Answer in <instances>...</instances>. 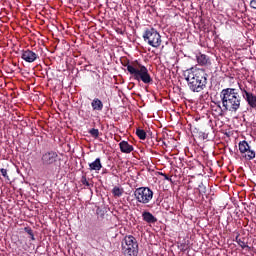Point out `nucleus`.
Listing matches in <instances>:
<instances>
[{"mask_svg":"<svg viewBox=\"0 0 256 256\" xmlns=\"http://www.w3.org/2000/svg\"><path fill=\"white\" fill-rule=\"evenodd\" d=\"M241 154H242V157L247 161H253L256 157V153L252 149H249L245 151V153H241Z\"/></svg>","mask_w":256,"mask_h":256,"instance_id":"obj_15","label":"nucleus"},{"mask_svg":"<svg viewBox=\"0 0 256 256\" xmlns=\"http://www.w3.org/2000/svg\"><path fill=\"white\" fill-rule=\"evenodd\" d=\"M180 249H181V250H186V245H185V244H181V245H180Z\"/></svg>","mask_w":256,"mask_h":256,"instance_id":"obj_27","label":"nucleus"},{"mask_svg":"<svg viewBox=\"0 0 256 256\" xmlns=\"http://www.w3.org/2000/svg\"><path fill=\"white\" fill-rule=\"evenodd\" d=\"M198 187H200V194L206 195L207 193L206 186L203 183H201L200 185H198Z\"/></svg>","mask_w":256,"mask_h":256,"instance_id":"obj_22","label":"nucleus"},{"mask_svg":"<svg viewBox=\"0 0 256 256\" xmlns=\"http://www.w3.org/2000/svg\"><path fill=\"white\" fill-rule=\"evenodd\" d=\"M196 59H197L198 65L207 66L211 64L210 58L206 54L200 53L196 56Z\"/></svg>","mask_w":256,"mask_h":256,"instance_id":"obj_12","label":"nucleus"},{"mask_svg":"<svg viewBox=\"0 0 256 256\" xmlns=\"http://www.w3.org/2000/svg\"><path fill=\"white\" fill-rule=\"evenodd\" d=\"M81 183H82V185H84V186H86V187H90V186H91V184L89 183V181H87L86 176H82V178H81Z\"/></svg>","mask_w":256,"mask_h":256,"instance_id":"obj_23","label":"nucleus"},{"mask_svg":"<svg viewBox=\"0 0 256 256\" xmlns=\"http://www.w3.org/2000/svg\"><path fill=\"white\" fill-rule=\"evenodd\" d=\"M0 172L2 176L9 181L8 171L6 169H0Z\"/></svg>","mask_w":256,"mask_h":256,"instance_id":"obj_24","label":"nucleus"},{"mask_svg":"<svg viewBox=\"0 0 256 256\" xmlns=\"http://www.w3.org/2000/svg\"><path fill=\"white\" fill-rule=\"evenodd\" d=\"M25 233H27V235H30V239L31 241H35V234L33 233V230L30 227H25L24 228Z\"/></svg>","mask_w":256,"mask_h":256,"instance_id":"obj_20","label":"nucleus"},{"mask_svg":"<svg viewBox=\"0 0 256 256\" xmlns=\"http://www.w3.org/2000/svg\"><path fill=\"white\" fill-rule=\"evenodd\" d=\"M135 133H136V136H138L140 140H146L147 133L145 132L144 129H136Z\"/></svg>","mask_w":256,"mask_h":256,"instance_id":"obj_19","label":"nucleus"},{"mask_svg":"<svg viewBox=\"0 0 256 256\" xmlns=\"http://www.w3.org/2000/svg\"><path fill=\"white\" fill-rule=\"evenodd\" d=\"M142 219L148 224H155L157 222V218L149 211L142 212Z\"/></svg>","mask_w":256,"mask_h":256,"instance_id":"obj_11","label":"nucleus"},{"mask_svg":"<svg viewBox=\"0 0 256 256\" xmlns=\"http://www.w3.org/2000/svg\"><path fill=\"white\" fill-rule=\"evenodd\" d=\"M90 105L92 106L93 111L101 112L103 110V103L99 98H94Z\"/></svg>","mask_w":256,"mask_h":256,"instance_id":"obj_14","label":"nucleus"},{"mask_svg":"<svg viewBox=\"0 0 256 256\" xmlns=\"http://www.w3.org/2000/svg\"><path fill=\"white\" fill-rule=\"evenodd\" d=\"M119 148L120 152L125 154H130L133 152V150H135V148L127 141L119 142Z\"/></svg>","mask_w":256,"mask_h":256,"instance_id":"obj_10","label":"nucleus"},{"mask_svg":"<svg viewBox=\"0 0 256 256\" xmlns=\"http://www.w3.org/2000/svg\"><path fill=\"white\" fill-rule=\"evenodd\" d=\"M221 105L218 104L220 113H237L241 108V96L236 88H224L220 92ZM223 108V109H222Z\"/></svg>","mask_w":256,"mask_h":256,"instance_id":"obj_1","label":"nucleus"},{"mask_svg":"<svg viewBox=\"0 0 256 256\" xmlns=\"http://www.w3.org/2000/svg\"><path fill=\"white\" fill-rule=\"evenodd\" d=\"M122 65L127 68V72L133 77L134 80L142 82L146 85L153 84V78L149 73L146 66L138 61L130 62L127 58L122 60Z\"/></svg>","mask_w":256,"mask_h":256,"instance_id":"obj_3","label":"nucleus"},{"mask_svg":"<svg viewBox=\"0 0 256 256\" xmlns=\"http://www.w3.org/2000/svg\"><path fill=\"white\" fill-rule=\"evenodd\" d=\"M88 133L95 139L99 138V129H89Z\"/></svg>","mask_w":256,"mask_h":256,"instance_id":"obj_21","label":"nucleus"},{"mask_svg":"<svg viewBox=\"0 0 256 256\" xmlns=\"http://www.w3.org/2000/svg\"><path fill=\"white\" fill-rule=\"evenodd\" d=\"M235 241L237 242L238 246L241 247V249L249 248L246 238H239V235L236 236Z\"/></svg>","mask_w":256,"mask_h":256,"instance_id":"obj_18","label":"nucleus"},{"mask_svg":"<svg viewBox=\"0 0 256 256\" xmlns=\"http://www.w3.org/2000/svg\"><path fill=\"white\" fill-rule=\"evenodd\" d=\"M122 253L124 256H138L139 244L135 237L127 235L122 240Z\"/></svg>","mask_w":256,"mask_h":256,"instance_id":"obj_4","label":"nucleus"},{"mask_svg":"<svg viewBox=\"0 0 256 256\" xmlns=\"http://www.w3.org/2000/svg\"><path fill=\"white\" fill-rule=\"evenodd\" d=\"M238 150L241 154H244L251 149L247 141H241L240 143H238Z\"/></svg>","mask_w":256,"mask_h":256,"instance_id":"obj_16","label":"nucleus"},{"mask_svg":"<svg viewBox=\"0 0 256 256\" xmlns=\"http://www.w3.org/2000/svg\"><path fill=\"white\" fill-rule=\"evenodd\" d=\"M250 8L256 10V0L250 1Z\"/></svg>","mask_w":256,"mask_h":256,"instance_id":"obj_25","label":"nucleus"},{"mask_svg":"<svg viewBox=\"0 0 256 256\" xmlns=\"http://www.w3.org/2000/svg\"><path fill=\"white\" fill-rule=\"evenodd\" d=\"M102 168L101 159L96 158L94 162L89 163V171L99 172Z\"/></svg>","mask_w":256,"mask_h":256,"instance_id":"obj_13","label":"nucleus"},{"mask_svg":"<svg viewBox=\"0 0 256 256\" xmlns=\"http://www.w3.org/2000/svg\"><path fill=\"white\" fill-rule=\"evenodd\" d=\"M41 164L43 167H61V158L57 151L49 150L42 154Z\"/></svg>","mask_w":256,"mask_h":256,"instance_id":"obj_5","label":"nucleus"},{"mask_svg":"<svg viewBox=\"0 0 256 256\" xmlns=\"http://www.w3.org/2000/svg\"><path fill=\"white\" fill-rule=\"evenodd\" d=\"M240 90L242 92L243 98L245 99V101H247L249 107L255 109L256 108V95L247 91L245 88H241V86H240Z\"/></svg>","mask_w":256,"mask_h":256,"instance_id":"obj_8","label":"nucleus"},{"mask_svg":"<svg viewBox=\"0 0 256 256\" xmlns=\"http://www.w3.org/2000/svg\"><path fill=\"white\" fill-rule=\"evenodd\" d=\"M143 40L154 48H159L162 43L161 35L155 28H147L143 33Z\"/></svg>","mask_w":256,"mask_h":256,"instance_id":"obj_6","label":"nucleus"},{"mask_svg":"<svg viewBox=\"0 0 256 256\" xmlns=\"http://www.w3.org/2000/svg\"><path fill=\"white\" fill-rule=\"evenodd\" d=\"M160 175H162L166 181H170V182H172L171 177H170V176H168L167 174H165V173H160Z\"/></svg>","mask_w":256,"mask_h":256,"instance_id":"obj_26","label":"nucleus"},{"mask_svg":"<svg viewBox=\"0 0 256 256\" xmlns=\"http://www.w3.org/2000/svg\"><path fill=\"white\" fill-rule=\"evenodd\" d=\"M124 194V189L118 186L113 187L112 195L113 197L120 198Z\"/></svg>","mask_w":256,"mask_h":256,"instance_id":"obj_17","label":"nucleus"},{"mask_svg":"<svg viewBox=\"0 0 256 256\" xmlns=\"http://www.w3.org/2000/svg\"><path fill=\"white\" fill-rule=\"evenodd\" d=\"M154 192L148 187H140L138 189H135L134 191V197L135 200L139 203L146 205L153 199Z\"/></svg>","mask_w":256,"mask_h":256,"instance_id":"obj_7","label":"nucleus"},{"mask_svg":"<svg viewBox=\"0 0 256 256\" xmlns=\"http://www.w3.org/2000/svg\"><path fill=\"white\" fill-rule=\"evenodd\" d=\"M21 58L27 63H33L39 59V55L30 49L22 50Z\"/></svg>","mask_w":256,"mask_h":256,"instance_id":"obj_9","label":"nucleus"},{"mask_svg":"<svg viewBox=\"0 0 256 256\" xmlns=\"http://www.w3.org/2000/svg\"><path fill=\"white\" fill-rule=\"evenodd\" d=\"M188 88L193 93H201L207 87L208 74L205 69L190 68L184 73Z\"/></svg>","mask_w":256,"mask_h":256,"instance_id":"obj_2","label":"nucleus"}]
</instances>
